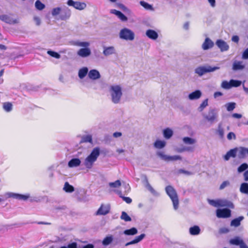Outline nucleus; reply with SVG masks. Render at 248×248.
Masks as SVG:
<instances>
[{
    "instance_id": "obj_28",
    "label": "nucleus",
    "mask_w": 248,
    "mask_h": 248,
    "mask_svg": "<svg viewBox=\"0 0 248 248\" xmlns=\"http://www.w3.org/2000/svg\"><path fill=\"white\" fill-rule=\"evenodd\" d=\"M172 131L169 128H166L163 130V135L166 139H170L172 137Z\"/></svg>"
},
{
    "instance_id": "obj_42",
    "label": "nucleus",
    "mask_w": 248,
    "mask_h": 248,
    "mask_svg": "<svg viewBox=\"0 0 248 248\" xmlns=\"http://www.w3.org/2000/svg\"><path fill=\"white\" fill-rule=\"evenodd\" d=\"M231 88L232 87H237L241 85V81L237 80H230Z\"/></svg>"
},
{
    "instance_id": "obj_38",
    "label": "nucleus",
    "mask_w": 248,
    "mask_h": 248,
    "mask_svg": "<svg viewBox=\"0 0 248 248\" xmlns=\"http://www.w3.org/2000/svg\"><path fill=\"white\" fill-rule=\"evenodd\" d=\"M183 140L185 143L188 144H193L196 142V140L194 139L187 137H184Z\"/></svg>"
},
{
    "instance_id": "obj_43",
    "label": "nucleus",
    "mask_w": 248,
    "mask_h": 248,
    "mask_svg": "<svg viewBox=\"0 0 248 248\" xmlns=\"http://www.w3.org/2000/svg\"><path fill=\"white\" fill-rule=\"evenodd\" d=\"M236 104L234 102L229 103L226 104L227 109L229 111L233 110L235 108Z\"/></svg>"
},
{
    "instance_id": "obj_37",
    "label": "nucleus",
    "mask_w": 248,
    "mask_h": 248,
    "mask_svg": "<svg viewBox=\"0 0 248 248\" xmlns=\"http://www.w3.org/2000/svg\"><path fill=\"white\" fill-rule=\"evenodd\" d=\"M121 219L125 221H130L131 220V218L124 211L122 212Z\"/></svg>"
},
{
    "instance_id": "obj_30",
    "label": "nucleus",
    "mask_w": 248,
    "mask_h": 248,
    "mask_svg": "<svg viewBox=\"0 0 248 248\" xmlns=\"http://www.w3.org/2000/svg\"><path fill=\"white\" fill-rule=\"evenodd\" d=\"M86 142L92 143V137L91 135H88L83 136L81 137L80 143H82Z\"/></svg>"
},
{
    "instance_id": "obj_44",
    "label": "nucleus",
    "mask_w": 248,
    "mask_h": 248,
    "mask_svg": "<svg viewBox=\"0 0 248 248\" xmlns=\"http://www.w3.org/2000/svg\"><path fill=\"white\" fill-rule=\"evenodd\" d=\"M48 54H49L50 56L55 58L56 59H59L61 57V55L56 52L49 50L47 51Z\"/></svg>"
},
{
    "instance_id": "obj_8",
    "label": "nucleus",
    "mask_w": 248,
    "mask_h": 248,
    "mask_svg": "<svg viewBox=\"0 0 248 248\" xmlns=\"http://www.w3.org/2000/svg\"><path fill=\"white\" fill-rule=\"evenodd\" d=\"M217 216L218 218H227L231 216V211L228 208L218 209L216 211Z\"/></svg>"
},
{
    "instance_id": "obj_49",
    "label": "nucleus",
    "mask_w": 248,
    "mask_h": 248,
    "mask_svg": "<svg viewBox=\"0 0 248 248\" xmlns=\"http://www.w3.org/2000/svg\"><path fill=\"white\" fill-rule=\"evenodd\" d=\"M208 105V99L204 100L201 104L199 109L200 111H202Z\"/></svg>"
},
{
    "instance_id": "obj_62",
    "label": "nucleus",
    "mask_w": 248,
    "mask_h": 248,
    "mask_svg": "<svg viewBox=\"0 0 248 248\" xmlns=\"http://www.w3.org/2000/svg\"><path fill=\"white\" fill-rule=\"evenodd\" d=\"M232 116L233 118H237V119H240L241 118H242L241 114L236 113H233Z\"/></svg>"
},
{
    "instance_id": "obj_52",
    "label": "nucleus",
    "mask_w": 248,
    "mask_h": 248,
    "mask_svg": "<svg viewBox=\"0 0 248 248\" xmlns=\"http://www.w3.org/2000/svg\"><path fill=\"white\" fill-rule=\"evenodd\" d=\"M78 244L76 242H73L72 243L69 244L67 245V247L66 246H62L60 247V248H77Z\"/></svg>"
},
{
    "instance_id": "obj_40",
    "label": "nucleus",
    "mask_w": 248,
    "mask_h": 248,
    "mask_svg": "<svg viewBox=\"0 0 248 248\" xmlns=\"http://www.w3.org/2000/svg\"><path fill=\"white\" fill-rule=\"evenodd\" d=\"M14 198H15L17 199H18V200L26 201L29 198V196L19 194H16L14 195Z\"/></svg>"
},
{
    "instance_id": "obj_15",
    "label": "nucleus",
    "mask_w": 248,
    "mask_h": 248,
    "mask_svg": "<svg viewBox=\"0 0 248 248\" xmlns=\"http://www.w3.org/2000/svg\"><path fill=\"white\" fill-rule=\"evenodd\" d=\"M110 13L117 16L121 20L125 21L127 20V17L121 11H117L115 9H111Z\"/></svg>"
},
{
    "instance_id": "obj_2",
    "label": "nucleus",
    "mask_w": 248,
    "mask_h": 248,
    "mask_svg": "<svg viewBox=\"0 0 248 248\" xmlns=\"http://www.w3.org/2000/svg\"><path fill=\"white\" fill-rule=\"evenodd\" d=\"M165 189L167 194L173 202L174 208L177 209L178 207L179 200L176 191L174 188L170 186H166Z\"/></svg>"
},
{
    "instance_id": "obj_16",
    "label": "nucleus",
    "mask_w": 248,
    "mask_h": 248,
    "mask_svg": "<svg viewBox=\"0 0 248 248\" xmlns=\"http://www.w3.org/2000/svg\"><path fill=\"white\" fill-rule=\"evenodd\" d=\"M88 77L92 79H97L100 78V75L99 72L95 69L91 70L88 73Z\"/></svg>"
},
{
    "instance_id": "obj_21",
    "label": "nucleus",
    "mask_w": 248,
    "mask_h": 248,
    "mask_svg": "<svg viewBox=\"0 0 248 248\" xmlns=\"http://www.w3.org/2000/svg\"><path fill=\"white\" fill-rule=\"evenodd\" d=\"M115 53V48L113 46L105 47L103 50V54L108 56Z\"/></svg>"
},
{
    "instance_id": "obj_5",
    "label": "nucleus",
    "mask_w": 248,
    "mask_h": 248,
    "mask_svg": "<svg viewBox=\"0 0 248 248\" xmlns=\"http://www.w3.org/2000/svg\"><path fill=\"white\" fill-rule=\"evenodd\" d=\"M120 37L122 39L131 41L134 39V33L130 30L124 28L121 31Z\"/></svg>"
},
{
    "instance_id": "obj_41",
    "label": "nucleus",
    "mask_w": 248,
    "mask_h": 248,
    "mask_svg": "<svg viewBox=\"0 0 248 248\" xmlns=\"http://www.w3.org/2000/svg\"><path fill=\"white\" fill-rule=\"evenodd\" d=\"M113 238L111 236H107L103 240L102 243L104 246H107L112 241Z\"/></svg>"
},
{
    "instance_id": "obj_48",
    "label": "nucleus",
    "mask_w": 248,
    "mask_h": 248,
    "mask_svg": "<svg viewBox=\"0 0 248 248\" xmlns=\"http://www.w3.org/2000/svg\"><path fill=\"white\" fill-rule=\"evenodd\" d=\"M248 168V165L246 163H243L241 164L238 168V171L239 172H242Z\"/></svg>"
},
{
    "instance_id": "obj_54",
    "label": "nucleus",
    "mask_w": 248,
    "mask_h": 248,
    "mask_svg": "<svg viewBox=\"0 0 248 248\" xmlns=\"http://www.w3.org/2000/svg\"><path fill=\"white\" fill-rule=\"evenodd\" d=\"M120 197L123 199V200L125 202L127 203H130L132 202V199L129 197H124L122 196V194H120Z\"/></svg>"
},
{
    "instance_id": "obj_27",
    "label": "nucleus",
    "mask_w": 248,
    "mask_h": 248,
    "mask_svg": "<svg viewBox=\"0 0 248 248\" xmlns=\"http://www.w3.org/2000/svg\"><path fill=\"white\" fill-rule=\"evenodd\" d=\"M154 146L157 149H162L166 145V142L163 140H156L154 144Z\"/></svg>"
},
{
    "instance_id": "obj_45",
    "label": "nucleus",
    "mask_w": 248,
    "mask_h": 248,
    "mask_svg": "<svg viewBox=\"0 0 248 248\" xmlns=\"http://www.w3.org/2000/svg\"><path fill=\"white\" fill-rule=\"evenodd\" d=\"M221 87L225 89H230L231 88L230 81L229 82L223 81L221 83Z\"/></svg>"
},
{
    "instance_id": "obj_20",
    "label": "nucleus",
    "mask_w": 248,
    "mask_h": 248,
    "mask_svg": "<svg viewBox=\"0 0 248 248\" xmlns=\"http://www.w3.org/2000/svg\"><path fill=\"white\" fill-rule=\"evenodd\" d=\"M81 161L78 158H73L68 162V166L70 168L78 167L80 165Z\"/></svg>"
},
{
    "instance_id": "obj_51",
    "label": "nucleus",
    "mask_w": 248,
    "mask_h": 248,
    "mask_svg": "<svg viewBox=\"0 0 248 248\" xmlns=\"http://www.w3.org/2000/svg\"><path fill=\"white\" fill-rule=\"evenodd\" d=\"M76 45L79 46H83L85 48H87V47L89 46V43L87 42H77L76 43Z\"/></svg>"
},
{
    "instance_id": "obj_61",
    "label": "nucleus",
    "mask_w": 248,
    "mask_h": 248,
    "mask_svg": "<svg viewBox=\"0 0 248 248\" xmlns=\"http://www.w3.org/2000/svg\"><path fill=\"white\" fill-rule=\"evenodd\" d=\"M232 40L234 42L238 43L239 40V37L237 35H234L232 37Z\"/></svg>"
},
{
    "instance_id": "obj_36",
    "label": "nucleus",
    "mask_w": 248,
    "mask_h": 248,
    "mask_svg": "<svg viewBox=\"0 0 248 248\" xmlns=\"http://www.w3.org/2000/svg\"><path fill=\"white\" fill-rule=\"evenodd\" d=\"M36 8L39 10H42L45 7V5L42 3L40 0H37L35 3Z\"/></svg>"
},
{
    "instance_id": "obj_47",
    "label": "nucleus",
    "mask_w": 248,
    "mask_h": 248,
    "mask_svg": "<svg viewBox=\"0 0 248 248\" xmlns=\"http://www.w3.org/2000/svg\"><path fill=\"white\" fill-rule=\"evenodd\" d=\"M61 8L60 7H57L53 8L52 11V15L53 16H56L60 14L61 11Z\"/></svg>"
},
{
    "instance_id": "obj_50",
    "label": "nucleus",
    "mask_w": 248,
    "mask_h": 248,
    "mask_svg": "<svg viewBox=\"0 0 248 248\" xmlns=\"http://www.w3.org/2000/svg\"><path fill=\"white\" fill-rule=\"evenodd\" d=\"M121 183L120 180H116L114 182L109 183V186L112 187H117L121 186Z\"/></svg>"
},
{
    "instance_id": "obj_56",
    "label": "nucleus",
    "mask_w": 248,
    "mask_h": 248,
    "mask_svg": "<svg viewBox=\"0 0 248 248\" xmlns=\"http://www.w3.org/2000/svg\"><path fill=\"white\" fill-rule=\"evenodd\" d=\"M178 173H184L186 175H190L191 174H192V173L190 171H187V170H183V169H180L178 170Z\"/></svg>"
},
{
    "instance_id": "obj_33",
    "label": "nucleus",
    "mask_w": 248,
    "mask_h": 248,
    "mask_svg": "<svg viewBox=\"0 0 248 248\" xmlns=\"http://www.w3.org/2000/svg\"><path fill=\"white\" fill-rule=\"evenodd\" d=\"M12 104L10 102H4L3 104V108L7 112H10L12 110Z\"/></svg>"
},
{
    "instance_id": "obj_63",
    "label": "nucleus",
    "mask_w": 248,
    "mask_h": 248,
    "mask_svg": "<svg viewBox=\"0 0 248 248\" xmlns=\"http://www.w3.org/2000/svg\"><path fill=\"white\" fill-rule=\"evenodd\" d=\"M244 180L246 181H248V170H246L244 173Z\"/></svg>"
},
{
    "instance_id": "obj_18",
    "label": "nucleus",
    "mask_w": 248,
    "mask_h": 248,
    "mask_svg": "<svg viewBox=\"0 0 248 248\" xmlns=\"http://www.w3.org/2000/svg\"><path fill=\"white\" fill-rule=\"evenodd\" d=\"M146 35L150 39L153 40H155L158 37L157 33L153 30H148L146 32Z\"/></svg>"
},
{
    "instance_id": "obj_9",
    "label": "nucleus",
    "mask_w": 248,
    "mask_h": 248,
    "mask_svg": "<svg viewBox=\"0 0 248 248\" xmlns=\"http://www.w3.org/2000/svg\"><path fill=\"white\" fill-rule=\"evenodd\" d=\"M67 4L69 6H73L76 9L81 10L86 7V4L83 2L74 1L73 0H68Z\"/></svg>"
},
{
    "instance_id": "obj_14",
    "label": "nucleus",
    "mask_w": 248,
    "mask_h": 248,
    "mask_svg": "<svg viewBox=\"0 0 248 248\" xmlns=\"http://www.w3.org/2000/svg\"><path fill=\"white\" fill-rule=\"evenodd\" d=\"M91 54V50L89 48H83L78 51V55L81 57H86Z\"/></svg>"
},
{
    "instance_id": "obj_25",
    "label": "nucleus",
    "mask_w": 248,
    "mask_h": 248,
    "mask_svg": "<svg viewBox=\"0 0 248 248\" xmlns=\"http://www.w3.org/2000/svg\"><path fill=\"white\" fill-rule=\"evenodd\" d=\"M230 243L232 245H237V246L239 245L240 248H241V246L242 245L245 244V243L243 242V241L242 240H241L238 238H235L234 239H232L230 240Z\"/></svg>"
},
{
    "instance_id": "obj_26",
    "label": "nucleus",
    "mask_w": 248,
    "mask_h": 248,
    "mask_svg": "<svg viewBox=\"0 0 248 248\" xmlns=\"http://www.w3.org/2000/svg\"><path fill=\"white\" fill-rule=\"evenodd\" d=\"M138 233L137 229L133 227L130 229H127L124 231V233L126 235H134Z\"/></svg>"
},
{
    "instance_id": "obj_60",
    "label": "nucleus",
    "mask_w": 248,
    "mask_h": 248,
    "mask_svg": "<svg viewBox=\"0 0 248 248\" xmlns=\"http://www.w3.org/2000/svg\"><path fill=\"white\" fill-rule=\"evenodd\" d=\"M229 183L227 181L223 182L220 186L219 188L220 189H222L224 188L228 185Z\"/></svg>"
},
{
    "instance_id": "obj_58",
    "label": "nucleus",
    "mask_w": 248,
    "mask_h": 248,
    "mask_svg": "<svg viewBox=\"0 0 248 248\" xmlns=\"http://www.w3.org/2000/svg\"><path fill=\"white\" fill-rule=\"evenodd\" d=\"M235 138H236L235 135L233 132H231L229 133L227 135V139L229 140H231L232 139H235Z\"/></svg>"
},
{
    "instance_id": "obj_46",
    "label": "nucleus",
    "mask_w": 248,
    "mask_h": 248,
    "mask_svg": "<svg viewBox=\"0 0 248 248\" xmlns=\"http://www.w3.org/2000/svg\"><path fill=\"white\" fill-rule=\"evenodd\" d=\"M140 4L142 6H143L145 9H147V10L152 9V5L148 4V3H147L144 1H140Z\"/></svg>"
},
{
    "instance_id": "obj_29",
    "label": "nucleus",
    "mask_w": 248,
    "mask_h": 248,
    "mask_svg": "<svg viewBox=\"0 0 248 248\" xmlns=\"http://www.w3.org/2000/svg\"><path fill=\"white\" fill-rule=\"evenodd\" d=\"M88 69L87 67H83L78 71V77L80 79L83 78L87 74Z\"/></svg>"
},
{
    "instance_id": "obj_7",
    "label": "nucleus",
    "mask_w": 248,
    "mask_h": 248,
    "mask_svg": "<svg viewBox=\"0 0 248 248\" xmlns=\"http://www.w3.org/2000/svg\"><path fill=\"white\" fill-rule=\"evenodd\" d=\"M157 155L162 159L167 162L182 159V157L180 155H176L173 156H169L165 155L163 152H157Z\"/></svg>"
},
{
    "instance_id": "obj_13",
    "label": "nucleus",
    "mask_w": 248,
    "mask_h": 248,
    "mask_svg": "<svg viewBox=\"0 0 248 248\" xmlns=\"http://www.w3.org/2000/svg\"><path fill=\"white\" fill-rule=\"evenodd\" d=\"M214 46L213 42L209 38H206L202 44V48L204 50H207L212 48Z\"/></svg>"
},
{
    "instance_id": "obj_11",
    "label": "nucleus",
    "mask_w": 248,
    "mask_h": 248,
    "mask_svg": "<svg viewBox=\"0 0 248 248\" xmlns=\"http://www.w3.org/2000/svg\"><path fill=\"white\" fill-rule=\"evenodd\" d=\"M216 45L221 51H225L229 49V46L224 41L219 39L216 41Z\"/></svg>"
},
{
    "instance_id": "obj_35",
    "label": "nucleus",
    "mask_w": 248,
    "mask_h": 248,
    "mask_svg": "<svg viewBox=\"0 0 248 248\" xmlns=\"http://www.w3.org/2000/svg\"><path fill=\"white\" fill-rule=\"evenodd\" d=\"M247 155V148L245 147H240L239 148L238 155L240 158H244Z\"/></svg>"
},
{
    "instance_id": "obj_53",
    "label": "nucleus",
    "mask_w": 248,
    "mask_h": 248,
    "mask_svg": "<svg viewBox=\"0 0 248 248\" xmlns=\"http://www.w3.org/2000/svg\"><path fill=\"white\" fill-rule=\"evenodd\" d=\"M237 149L236 148L230 150L228 153L230 155L231 157H235L236 155Z\"/></svg>"
},
{
    "instance_id": "obj_6",
    "label": "nucleus",
    "mask_w": 248,
    "mask_h": 248,
    "mask_svg": "<svg viewBox=\"0 0 248 248\" xmlns=\"http://www.w3.org/2000/svg\"><path fill=\"white\" fill-rule=\"evenodd\" d=\"M204 117L208 122L213 123L217 121V112L214 109H211L209 110L208 114L205 115Z\"/></svg>"
},
{
    "instance_id": "obj_34",
    "label": "nucleus",
    "mask_w": 248,
    "mask_h": 248,
    "mask_svg": "<svg viewBox=\"0 0 248 248\" xmlns=\"http://www.w3.org/2000/svg\"><path fill=\"white\" fill-rule=\"evenodd\" d=\"M240 190L242 193L248 194V183H242L241 185Z\"/></svg>"
},
{
    "instance_id": "obj_23",
    "label": "nucleus",
    "mask_w": 248,
    "mask_h": 248,
    "mask_svg": "<svg viewBox=\"0 0 248 248\" xmlns=\"http://www.w3.org/2000/svg\"><path fill=\"white\" fill-rule=\"evenodd\" d=\"M201 231L200 228L198 226L195 225L189 228V233L192 235H198Z\"/></svg>"
},
{
    "instance_id": "obj_12",
    "label": "nucleus",
    "mask_w": 248,
    "mask_h": 248,
    "mask_svg": "<svg viewBox=\"0 0 248 248\" xmlns=\"http://www.w3.org/2000/svg\"><path fill=\"white\" fill-rule=\"evenodd\" d=\"M110 208L108 206L102 204L96 213V215H106L109 212Z\"/></svg>"
},
{
    "instance_id": "obj_3",
    "label": "nucleus",
    "mask_w": 248,
    "mask_h": 248,
    "mask_svg": "<svg viewBox=\"0 0 248 248\" xmlns=\"http://www.w3.org/2000/svg\"><path fill=\"white\" fill-rule=\"evenodd\" d=\"M110 91L112 102L115 104L118 103L122 95L121 88L118 85L111 86Z\"/></svg>"
},
{
    "instance_id": "obj_55",
    "label": "nucleus",
    "mask_w": 248,
    "mask_h": 248,
    "mask_svg": "<svg viewBox=\"0 0 248 248\" xmlns=\"http://www.w3.org/2000/svg\"><path fill=\"white\" fill-rule=\"evenodd\" d=\"M242 58L244 60H248V47L243 52Z\"/></svg>"
},
{
    "instance_id": "obj_57",
    "label": "nucleus",
    "mask_w": 248,
    "mask_h": 248,
    "mask_svg": "<svg viewBox=\"0 0 248 248\" xmlns=\"http://www.w3.org/2000/svg\"><path fill=\"white\" fill-rule=\"evenodd\" d=\"M217 131L220 137L223 138L224 136V130L220 125L218 126Z\"/></svg>"
},
{
    "instance_id": "obj_59",
    "label": "nucleus",
    "mask_w": 248,
    "mask_h": 248,
    "mask_svg": "<svg viewBox=\"0 0 248 248\" xmlns=\"http://www.w3.org/2000/svg\"><path fill=\"white\" fill-rule=\"evenodd\" d=\"M34 21L35 22L36 25L39 26L41 24V20L39 17L34 16L33 18Z\"/></svg>"
},
{
    "instance_id": "obj_31",
    "label": "nucleus",
    "mask_w": 248,
    "mask_h": 248,
    "mask_svg": "<svg viewBox=\"0 0 248 248\" xmlns=\"http://www.w3.org/2000/svg\"><path fill=\"white\" fill-rule=\"evenodd\" d=\"M0 19L6 23L11 24L12 23H15L13 22L12 19L7 15H2L0 16Z\"/></svg>"
},
{
    "instance_id": "obj_22",
    "label": "nucleus",
    "mask_w": 248,
    "mask_h": 248,
    "mask_svg": "<svg viewBox=\"0 0 248 248\" xmlns=\"http://www.w3.org/2000/svg\"><path fill=\"white\" fill-rule=\"evenodd\" d=\"M202 93L199 90H196L189 94V98L190 100L197 99L201 96Z\"/></svg>"
},
{
    "instance_id": "obj_1",
    "label": "nucleus",
    "mask_w": 248,
    "mask_h": 248,
    "mask_svg": "<svg viewBox=\"0 0 248 248\" xmlns=\"http://www.w3.org/2000/svg\"><path fill=\"white\" fill-rule=\"evenodd\" d=\"M100 154V150L98 147L94 148L91 153L85 160L84 165L88 169H91L93 163L96 160Z\"/></svg>"
},
{
    "instance_id": "obj_24",
    "label": "nucleus",
    "mask_w": 248,
    "mask_h": 248,
    "mask_svg": "<svg viewBox=\"0 0 248 248\" xmlns=\"http://www.w3.org/2000/svg\"><path fill=\"white\" fill-rule=\"evenodd\" d=\"M63 189L67 193H72L75 190L74 186L70 185L68 182L64 183Z\"/></svg>"
},
{
    "instance_id": "obj_64",
    "label": "nucleus",
    "mask_w": 248,
    "mask_h": 248,
    "mask_svg": "<svg viewBox=\"0 0 248 248\" xmlns=\"http://www.w3.org/2000/svg\"><path fill=\"white\" fill-rule=\"evenodd\" d=\"M83 248H94V246L93 244H89L84 246Z\"/></svg>"
},
{
    "instance_id": "obj_10",
    "label": "nucleus",
    "mask_w": 248,
    "mask_h": 248,
    "mask_svg": "<svg viewBox=\"0 0 248 248\" xmlns=\"http://www.w3.org/2000/svg\"><path fill=\"white\" fill-rule=\"evenodd\" d=\"M71 16V11L67 7L61 9L60 18L62 20H65L68 19Z\"/></svg>"
},
{
    "instance_id": "obj_4",
    "label": "nucleus",
    "mask_w": 248,
    "mask_h": 248,
    "mask_svg": "<svg viewBox=\"0 0 248 248\" xmlns=\"http://www.w3.org/2000/svg\"><path fill=\"white\" fill-rule=\"evenodd\" d=\"M219 69V67L217 66H214L213 67L210 66H208L207 67L199 66L195 69V73L199 76H202L205 73L213 72Z\"/></svg>"
},
{
    "instance_id": "obj_39",
    "label": "nucleus",
    "mask_w": 248,
    "mask_h": 248,
    "mask_svg": "<svg viewBox=\"0 0 248 248\" xmlns=\"http://www.w3.org/2000/svg\"><path fill=\"white\" fill-rule=\"evenodd\" d=\"M244 68V66L241 64L240 62H235L233 64V69L235 70L242 69Z\"/></svg>"
},
{
    "instance_id": "obj_17",
    "label": "nucleus",
    "mask_w": 248,
    "mask_h": 248,
    "mask_svg": "<svg viewBox=\"0 0 248 248\" xmlns=\"http://www.w3.org/2000/svg\"><path fill=\"white\" fill-rule=\"evenodd\" d=\"M145 236V234H144V233L141 234L140 235L138 236H136L135 237V238L134 239H133V240L126 243L125 246H128L129 245L137 244V243H139V242H140V241H141L144 238Z\"/></svg>"
},
{
    "instance_id": "obj_19",
    "label": "nucleus",
    "mask_w": 248,
    "mask_h": 248,
    "mask_svg": "<svg viewBox=\"0 0 248 248\" xmlns=\"http://www.w3.org/2000/svg\"><path fill=\"white\" fill-rule=\"evenodd\" d=\"M209 203L214 207H223L225 205L223 204V202L222 200H211L209 201Z\"/></svg>"
},
{
    "instance_id": "obj_32",
    "label": "nucleus",
    "mask_w": 248,
    "mask_h": 248,
    "mask_svg": "<svg viewBox=\"0 0 248 248\" xmlns=\"http://www.w3.org/2000/svg\"><path fill=\"white\" fill-rule=\"evenodd\" d=\"M243 219V217H239L238 218H236L233 219L231 221V225L234 226L235 227H238L240 225L241 221Z\"/></svg>"
}]
</instances>
